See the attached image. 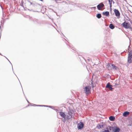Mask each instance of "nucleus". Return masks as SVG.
Returning a JSON list of instances; mask_svg holds the SVG:
<instances>
[{
    "label": "nucleus",
    "mask_w": 132,
    "mask_h": 132,
    "mask_svg": "<svg viewBox=\"0 0 132 132\" xmlns=\"http://www.w3.org/2000/svg\"><path fill=\"white\" fill-rule=\"evenodd\" d=\"M106 67L108 70H111L112 69H114L116 70L117 67L114 64L111 63H108L106 66Z\"/></svg>",
    "instance_id": "1"
},
{
    "label": "nucleus",
    "mask_w": 132,
    "mask_h": 132,
    "mask_svg": "<svg viewBox=\"0 0 132 132\" xmlns=\"http://www.w3.org/2000/svg\"><path fill=\"white\" fill-rule=\"evenodd\" d=\"M91 89V87L89 86H87L84 88V91L86 94L87 95L89 94L90 92Z\"/></svg>",
    "instance_id": "2"
},
{
    "label": "nucleus",
    "mask_w": 132,
    "mask_h": 132,
    "mask_svg": "<svg viewBox=\"0 0 132 132\" xmlns=\"http://www.w3.org/2000/svg\"><path fill=\"white\" fill-rule=\"evenodd\" d=\"M128 58V62L129 63H130L132 62V51H129Z\"/></svg>",
    "instance_id": "3"
},
{
    "label": "nucleus",
    "mask_w": 132,
    "mask_h": 132,
    "mask_svg": "<svg viewBox=\"0 0 132 132\" xmlns=\"http://www.w3.org/2000/svg\"><path fill=\"white\" fill-rule=\"evenodd\" d=\"M122 26L126 28H131V27L130 25L128 23L125 22H123L122 24Z\"/></svg>",
    "instance_id": "4"
},
{
    "label": "nucleus",
    "mask_w": 132,
    "mask_h": 132,
    "mask_svg": "<svg viewBox=\"0 0 132 132\" xmlns=\"http://www.w3.org/2000/svg\"><path fill=\"white\" fill-rule=\"evenodd\" d=\"M109 128L110 130H112L113 132H119L120 130V129L118 127L115 128L113 127H110Z\"/></svg>",
    "instance_id": "5"
},
{
    "label": "nucleus",
    "mask_w": 132,
    "mask_h": 132,
    "mask_svg": "<svg viewBox=\"0 0 132 132\" xmlns=\"http://www.w3.org/2000/svg\"><path fill=\"white\" fill-rule=\"evenodd\" d=\"M97 7L98 10H102L104 7V5L102 3H101L98 5Z\"/></svg>",
    "instance_id": "6"
},
{
    "label": "nucleus",
    "mask_w": 132,
    "mask_h": 132,
    "mask_svg": "<svg viewBox=\"0 0 132 132\" xmlns=\"http://www.w3.org/2000/svg\"><path fill=\"white\" fill-rule=\"evenodd\" d=\"M84 126V124L82 122H80L77 125L78 128V129H81L83 128Z\"/></svg>",
    "instance_id": "7"
},
{
    "label": "nucleus",
    "mask_w": 132,
    "mask_h": 132,
    "mask_svg": "<svg viewBox=\"0 0 132 132\" xmlns=\"http://www.w3.org/2000/svg\"><path fill=\"white\" fill-rule=\"evenodd\" d=\"M114 11L116 16H119L120 14L119 11L118 10L115 9L114 10Z\"/></svg>",
    "instance_id": "8"
},
{
    "label": "nucleus",
    "mask_w": 132,
    "mask_h": 132,
    "mask_svg": "<svg viewBox=\"0 0 132 132\" xmlns=\"http://www.w3.org/2000/svg\"><path fill=\"white\" fill-rule=\"evenodd\" d=\"M112 86L110 85V82H108L106 86V88H109L110 90H111L113 89V88H112Z\"/></svg>",
    "instance_id": "9"
},
{
    "label": "nucleus",
    "mask_w": 132,
    "mask_h": 132,
    "mask_svg": "<svg viewBox=\"0 0 132 132\" xmlns=\"http://www.w3.org/2000/svg\"><path fill=\"white\" fill-rule=\"evenodd\" d=\"M103 14L104 15H105L106 16H108L109 15V12L106 11L105 12H103Z\"/></svg>",
    "instance_id": "10"
},
{
    "label": "nucleus",
    "mask_w": 132,
    "mask_h": 132,
    "mask_svg": "<svg viewBox=\"0 0 132 132\" xmlns=\"http://www.w3.org/2000/svg\"><path fill=\"white\" fill-rule=\"evenodd\" d=\"M109 119L111 121H114L115 119V118L113 116H110L109 118Z\"/></svg>",
    "instance_id": "11"
},
{
    "label": "nucleus",
    "mask_w": 132,
    "mask_h": 132,
    "mask_svg": "<svg viewBox=\"0 0 132 132\" xmlns=\"http://www.w3.org/2000/svg\"><path fill=\"white\" fill-rule=\"evenodd\" d=\"M109 2L110 5V7L111 8L112 6V2H113V3H114V2L112 0H108Z\"/></svg>",
    "instance_id": "12"
},
{
    "label": "nucleus",
    "mask_w": 132,
    "mask_h": 132,
    "mask_svg": "<svg viewBox=\"0 0 132 132\" xmlns=\"http://www.w3.org/2000/svg\"><path fill=\"white\" fill-rule=\"evenodd\" d=\"M129 114V112L126 111L123 113V116H128Z\"/></svg>",
    "instance_id": "13"
},
{
    "label": "nucleus",
    "mask_w": 132,
    "mask_h": 132,
    "mask_svg": "<svg viewBox=\"0 0 132 132\" xmlns=\"http://www.w3.org/2000/svg\"><path fill=\"white\" fill-rule=\"evenodd\" d=\"M103 127V125L98 124L97 126V127L98 129H100V128H102Z\"/></svg>",
    "instance_id": "14"
},
{
    "label": "nucleus",
    "mask_w": 132,
    "mask_h": 132,
    "mask_svg": "<svg viewBox=\"0 0 132 132\" xmlns=\"http://www.w3.org/2000/svg\"><path fill=\"white\" fill-rule=\"evenodd\" d=\"M109 27L110 28L113 29L114 28V27L113 24H111L109 25Z\"/></svg>",
    "instance_id": "15"
},
{
    "label": "nucleus",
    "mask_w": 132,
    "mask_h": 132,
    "mask_svg": "<svg viewBox=\"0 0 132 132\" xmlns=\"http://www.w3.org/2000/svg\"><path fill=\"white\" fill-rule=\"evenodd\" d=\"M96 17L98 19L100 18L101 17V14L98 13L97 14Z\"/></svg>",
    "instance_id": "16"
},
{
    "label": "nucleus",
    "mask_w": 132,
    "mask_h": 132,
    "mask_svg": "<svg viewBox=\"0 0 132 132\" xmlns=\"http://www.w3.org/2000/svg\"><path fill=\"white\" fill-rule=\"evenodd\" d=\"M62 117V120L63 121H64V122L65 120V117L66 116H61Z\"/></svg>",
    "instance_id": "17"
},
{
    "label": "nucleus",
    "mask_w": 132,
    "mask_h": 132,
    "mask_svg": "<svg viewBox=\"0 0 132 132\" xmlns=\"http://www.w3.org/2000/svg\"><path fill=\"white\" fill-rule=\"evenodd\" d=\"M60 115L61 116H64L65 114L64 113L62 112H60Z\"/></svg>",
    "instance_id": "18"
},
{
    "label": "nucleus",
    "mask_w": 132,
    "mask_h": 132,
    "mask_svg": "<svg viewBox=\"0 0 132 132\" xmlns=\"http://www.w3.org/2000/svg\"><path fill=\"white\" fill-rule=\"evenodd\" d=\"M104 131L105 132H109V131L108 130H105Z\"/></svg>",
    "instance_id": "19"
},
{
    "label": "nucleus",
    "mask_w": 132,
    "mask_h": 132,
    "mask_svg": "<svg viewBox=\"0 0 132 132\" xmlns=\"http://www.w3.org/2000/svg\"><path fill=\"white\" fill-rule=\"evenodd\" d=\"M93 8H94V9H96V7H93Z\"/></svg>",
    "instance_id": "20"
},
{
    "label": "nucleus",
    "mask_w": 132,
    "mask_h": 132,
    "mask_svg": "<svg viewBox=\"0 0 132 132\" xmlns=\"http://www.w3.org/2000/svg\"><path fill=\"white\" fill-rule=\"evenodd\" d=\"M106 129H108V128H106Z\"/></svg>",
    "instance_id": "21"
}]
</instances>
